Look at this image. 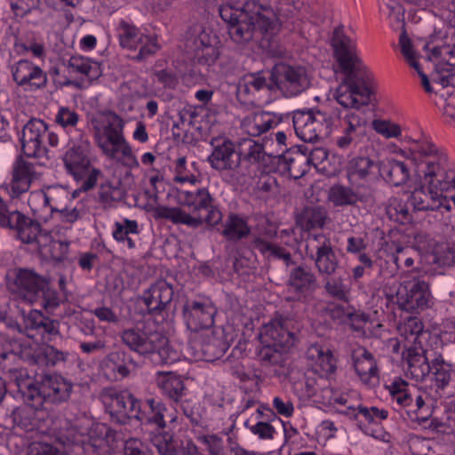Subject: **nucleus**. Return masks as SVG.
I'll return each instance as SVG.
<instances>
[{
  "label": "nucleus",
  "instance_id": "a211bd4d",
  "mask_svg": "<svg viewBox=\"0 0 455 455\" xmlns=\"http://www.w3.org/2000/svg\"><path fill=\"white\" fill-rule=\"evenodd\" d=\"M409 201L416 211H438L442 208L446 212L451 210L449 198L438 192L434 180H429L427 189L424 187L414 189Z\"/></svg>",
  "mask_w": 455,
  "mask_h": 455
},
{
  "label": "nucleus",
  "instance_id": "e2e57ef3",
  "mask_svg": "<svg viewBox=\"0 0 455 455\" xmlns=\"http://www.w3.org/2000/svg\"><path fill=\"white\" fill-rule=\"evenodd\" d=\"M372 128L376 132L387 139L397 138L401 134V128L398 124L386 120H374L372 122Z\"/></svg>",
  "mask_w": 455,
  "mask_h": 455
},
{
  "label": "nucleus",
  "instance_id": "6e6d98bb",
  "mask_svg": "<svg viewBox=\"0 0 455 455\" xmlns=\"http://www.w3.org/2000/svg\"><path fill=\"white\" fill-rule=\"evenodd\" d=\"M146 405L148 406L149 411L147 417L148 423H154L160 428L165 427V412L167 411L165 405L156 398H148L146 400Z\"/></svg>",
  "mask_w": 455,
  "mask_h": 455
},
{
  "label": "nucleus",
  "instance_id": "e433bc0d",
  "mask_svg": "<svg viewBox=\"0 0 455 455\" xmlns=\"http://www.w3.org/2000/svg\"><path fill=\"white\" fill-rule=\"evenodd\" d=\"M193 44L195 55L199 62L210 64L217 60L219 52L212 44V39L206 32L202 31L197 37L194 39Z\"/></svg>",
  "mask_w": 455,
  "mask_h": 455
},
{
  "label": "nucleus",
  "instance_id": "3c124183",
  "mask_svg": "<svg viewBox=\"0 0 455 455\" xmlns=\"http://www.w3.org/2000/svg\"><path fill=\"white\" fill-rule=\"evenodd\" d=\"M275 161L283 172H289L294 178H298L305 172L304 170L299 172L298 169L299 165L305 162V154H302L301 151L300 153L296 152L294 156L291 153L276 156Z\"/></svg>",
  "mask_w": 455,
  "mask_h": 455
},
{
  "label": "nucleus",
  "instance_id": "4c0bfd02",
  "mask_svg": "<svg viewBox=\"0 0 455 455\" xmlns=\"http://www.w3.org/2000/svg\"><path fill=\"white\" fill-rule=\"evenodd\" d=\"M280 121L281 118L272 113L258 114L252 119L248 120L244 127L249 135L259 136L277 126Z\"/></svg>",
  "mask_w": 455,
  "mask_h": 455
},
{
  "label": "nucleus",
  "instance_id": "c756f323",
  "mask_svg": "<svg viewBox=\"0 0 455 455\" xmlns=\"http://www.w3.org/2000/svg\"><path fill=\"white\" fill-rule=\"evenodd\" d=\"M68 68L71 73L79 74L80 81H86V86L97 80L102 74L100 66L98 62L92 61L82 56H72L68 63Z\"/></svg>",
  "mask_w": 455,
  "mask_h": 455
},
{
  "label": "nucleus",
  "instance_id": "f8f14e48",
  "mask_svg": "<svg viewBox=\"0 0 455 455\" xmlns=\"http://www.w3.org/2000/svg\"><path fill=\"white\" fill-rule=\"evenodd\" d=\"M315 252L308 254L314 261L315 267L323 277L333 276L339 267V260L336 255L331 241L324 235H314Z\"/></svg>",
  "mask_w": 455,
  "mask_h": 455
},
{
  "label": "nucleus",
  "instance_id": "79ce46f5",
  "mask_svg": "<svg viewBox=\"0 0 455 455\" xmlns=\"http://www.w3.org/2000/svg\"><path fill=\"white\" fill-rule=\"evenodd\" d=\"M354 368L363 382H369L371 378L378 377V366L371 352L363 349L360 356L354 358Z\"/></svg>",
  "mask_w": 455,
  "mask_h": 455
},
{
  "label": "nucleus",
  "instance_id": "58836bf2",
  "mask_svg": "<svg viewBox=\"0 0 455 455\" xmlns=\"http://www.w3.org/2000/svg\"><path fill=\"white\" fill-rule=\"evenodd\" d=\"M117 32L123 48L136 49L140 44L144 43V39L148 40V36L141 34L135 26L124 20L120 21Z\"/></svg>",
  "mask_w": 455,
  "mask_h": 455
},
{
  "label": "nucleus",
  "instance_id": "4be33fe9",
  "mask_svg": "<svg viewBox=\"0 0 455 455\" xmlns=\"http://www.w3.org/2000/svg\"><path fill=\"white\" fill-rule=\"evenodd\" d=\"M20 357L12 349L7 346H0V370L8 374L10 381H13L18 388L19 393L21 392V383H27L29 379L28 372L26 369L19 367Z\"/></svg>",
  "mask_w": 455,
  "mask_h": 455
},
{
  "label": "nucleus",
  "instance_id": "9b49d317",
  "mask_svg": "<svg viewBox=\"0 0 455 455\" xmlns=\"http://www.w3.org/2000/svg\"><path fill=\"white\" fill-rule=\"evenodd\" d=\"M212 152L207 157L211 167L218 172L235 171L241 164V155L235 144L227 138H213Z\"/></svg>",
  "mask_w": 455,
  "mask_h": 455
},
{
  "label": "nucleus",
  "instance_id": "680f3d73",
  "mask_svg": "<svg viewBox=\"0 0 455 455\" xmlns=\"http://www.w3.org/2000/svg\"><path fill=\"white\" fill-rule=\"evenodd\" d=\"M438 243L439 242L432 238L429 234L424 232L417 233L413 238V244L419 251L431 254L432 256L435 253Z\"/></svg>",
  "mask_w": 455,
  "mask_h": 455
},
{
  "label": "nucleus",
  "instance_id": "20e7f679",
  "mask_svg": "<svg viewBox=\"0 0 455 455\" xmlns=\"http://www.w3.org/2000/svg\"><path fill=\"white\" fill-rule=\"evenodd\" d=\"M300 323L292 315H277L266 323L259 338L263 345L259 357L264 365H282L283 354L298 340Z\"/></svg>",
  "mask_w": 455,
  "mask_h": 455
},
{
  "label": "nucleus",
  "instance_id": "5701e85b",
  "mask_svg": "<svg viewBox=\"0 0 455 455\" xmlns=\"http://www.w3.org/2000/svg\"><path fill=\"white\" fill-rule=\"evenodd\" d=\"M435 159L436 161L427 162L425 179L434 180L441 192L448 189L450 185L455 188V171L448 168L446 156H435Z\"/></svg>",
  "mask_w": 455,
  "mask_h": 455
},
{
  "label": "nucleus",
  "instance_id": "4d7b16f0",
  "mask_svg": "<svg viewBox=\"0 0 455 455\" xmlns=\"http://www.w3.org/2000/svg\"><path fill=\"white\" fill-rule=\"evenodd\" d=\"M60 299L57 291L50 287L49 283L45 279V285L36 293V300L34 303L38 304L46 310H52L60 305Z\"/></svg>",
  "mask_w": 455,
  "mask_h": 455
},
{
  "label": "nucleus",
  "instance_id": "aec40b11",
  "mask_svg": "<svg viewBox=\"0 0 455 455\" xmlns=\"http://www.w3.org/2000/svg\"><path fill=\"white\" fill-rule=\"evenodd\" d=\"M428 60H440L435 64L437 79L443 87L455 86V43L432 48Z\"/></svg>",
  "mask_w": 455,
  "mask_h": 455
},
{
  "label": "nucleus",
  "instance_id": "f03ea898",
  "mask_svg": "<svg viewBox=\"0 0 455 455\" xmlns=\"http://www.w3.org/2000/svg\"><path fill=\"white\" fill-rule=\"evenodd\" d=\"M220 16L228 25L231 39L239 44L255 42L268 49L273 57H279L283 50L277 49L275 37L281 30V22L274 10L255 0L244 3L241 7L222 4Z\"/></svg>",
  "mask_w": 455,
  "mask_h": 455
},
{
  "label": "nucleus",
  "instance_id": "bf43d9fd",
  "mask_svg": "<svg viewBox=\"0 0 455 455\" xmlns=\"http://www.w3.org/2000/svg\"><path fill=\"white\" fill-rule=\"evenodd\" d=\"M433 262L442 267H450L455 263V245L438 243L433 255Z\"/></svg>",
  "mask_w": 455,
  "mask_h": 455
},
{
  "label": "nucleus",
  "instance_id": "f3484780",
  "mask_svg": "<svg viewBox=\"0 0 455 455\" xmlns=\"http://www.w3.org/2000/svg\"><path fill=\"white\" fill-rule=\"evenodd\" d=\"M17 237L28 244H36L39 251L43 252L51 242L50 232L44 230L41 224L23 213L18 214L14 229Z\"/></svg>",
  "mask_w": 455,
  "mask_h": 455
},
{
  "label": "nucleus",
  "instance_id": "f704fd0d",
  "mask_svg": "<svg viewBox=\"0 0 455 455\" xmlns=\"http://www.w3.org/2000/svg\"><path fill=\"white\" fill-rule=\"evenodd\" d=\"M380 162L368 156H356L348 162L347 175L352 179H366L370 175L379 173Z\"/></svg>",
  "mask_w": 455,
  "mask_h": 455
},
{
  "label": "nucleus",
  "instance_id": "7ed1b4c3",
  "mask_svg": "<svg viewBox=\"0 0 455 455\" xmlns=\"http://www.w3.org/2000/svg\"><path fill=\"white\" fill-rule=\"evenodd\" d=\"M179 197L182 205L192 208V213H188L177 206H158L154 211L155 217L170 220L175 225L183 224L191 228H198L204 224L215 227L222 220V213L207 188L180 191Z\"/></svg>",
  "mask_w": 455,
  "mask_h": 455
},
{
  "label": "nucleus",
  "instance_id": "39448f33",
  "mask_svg": "<svg viewBox=\"0 0 455 455\" xmlns=\"http://www.w3.org/2000/svg\"><path fill=\"white\" fill-rule=\"evenodd\" d=\"M21 383L20 395L27 406L35 410L44 408V404H60L69 400L73 383L60 374H44L37 379L29 377Z\"/></svg>",
  "mask_w": 455,
  "mask_h": 455
},
{
  "label": "nucleus",
  "instance_id": "5fc2aeb1",
  "mask_svg": "<svg viewBox=\"0 0 455 455\" xmlns=\"http://www.w3.org/2000/svg\"><path fill=\"white\" fill-rule=\"evenodd\" d=\"M124 127L123 120L115 113L109 115L108 124L104 128L106 138L114 145L124 144V138L122 131Z\"/></svg>",
  "mask_w": 455,
  "mask_h": 455
},
{
  "label": "nucleus",
  "instance_id": "338daca9",
  "mask_svg": "<svg viewBox=\"0 0 455 455\" xmlns=\"http://www.w3.org/2000/svg\"><path fill=\"white\" fill-rule=\"evenodd\" d=\"M430 439L414 435L409 440V448L413 455H430Z\"/></svg>",
  "mask_w": 455,
  "mask_h": 455
},
{
  "label": "nucleus",
  "instance_id": "dca6fc26",
  "mask_svg": "<svg viewBox=\"0 0 455 455\" xmlns=\"http://www.w3.org/2000/svg\"><path fill=\"white\" fill-rule=\"evenodd\" d=\"M216 307L209 301H188L183 307V316L188 329L192 331L209 329L214 324Z\"/></svg>",
  "mask_w": 455,
  "mask_h": 455
},
{
  "label": "nucleus",
  "instance_id": "c85d7f7f",
  "mask_svg": "<svg viewBox=\"0 0 455 455\" xmlns=\"http://www.w3.org/2000/svg\"><path fill=\"white\" fill-rule=\"evenodd\" d=\"M379 174L388 183L398 187L405 184L410 178V170L403 162L387 159L380 162Z\"/></svg>",
  "mask_w": 455,
  "mask_h": 455
},
{
  "label": "nucleus",
  "instance_id": "72a5a7b5",
  "mask_svg": "<svg viewBox=\"0 0 455 455\" xmlns=\"http://www.w3.org/2000/svg\"><path fill=\"white\" fill-rule=\"evenodd\" d=\"M326 217L327 213L323 207L308 205L297 215L296 221L302 229L309 231L314 228H322Z\"/></svg>",
  "mask_w": 455,
  "mask_h": 455
},
{
  "label": "nucleus",
  "instance_id": "09e8293b",
  "mask_svg": "<svg viewBox=\"0 0 455 455\" xmlns=\"http://www.w3.org/2000/svg\"><path fill=\"white\" fill-rule=\"evenodd\" d=\"M139 226L136 220L124 219L123 222H116L114 225L113 237L117 242H127V245L130 249L135 247V243L129 236L130 235L139 234Z\"/></svg>",
  "mask_w": 455,
  "mask_h": 455
},
{
  "label": "nucleus",
  "instance_id": "ea45409f",
  "mask_svg": "<svg viewBox=\"0 0 455 455\" xmlns=\"http://www.w3.org/2000/svg\"><path fill=\"white\" fill-rule=\"evenodd\" d=\"M251 228L247 222L238 215L230 213L225 222L222 235L230 241H239L249 235Z\"/></svg>",
  "mask_w": 455,
  "mask_h": 455
},
{
  "label": "nucleus",
  "instance_id": "a878e982",
  "mask_svg": "<svg viewBox=\"0 0 455 455\" xmlns=\"http://www.w3.org/2000/svg\"><path fill=\"white\" fill-rule=\"evenodd\" d=\"M36 179L34 164L19 156L12 167V191L17 196L27 192Z\"/></svg>",
  "mask_w": 455,
  "mask_h": 455
},
{
  "label": "nucleus",
  "instance_id": "b1692460",
  "mask_svg": "<svg viewBox=\"0 0 455 455\" xmlns=\"http://www.w3.org/2000/svg\"><path fill=\"white\" fill-rule=\"evenodd\" d=\"M399 335L404 339V347L412 345L424 346V342L429 338V332L424 329L422 321L415 316L404 317L397 326Z\"/></svg>",
  "mask_w": 455,
  "mask_h": 455
},
{
  "label": "nucleus",
  "instance_id": "0e129e2a",
  "mask_svg": "<svg viewBox=\"0 0 455 455\" xmlns=\"http://www.w3.org/2000/svg\"><path fill=\"white\" fill-rule=\"evenodd\" d=\"M41 0H12L11 7L17 16L24 17L32 11L38 12Z\"/></svg>",
  "mask_w": 455,
  "mask_h": 455
},
{
  "label": "nucleus",
  "instance_id": "de8ad7c7",
  "mask_svg": "<svg viewBox=\"0 0 455 455\" xmlns=\"http://www.w3.org/2000/svg\"><path fill=\"white\" fill-rule=\"evenodd\" d=\"M329 198L336 206L355 205L363 200L352 188L342 185L333 186L330 190Z\"/></svg>",
  "mask_w": 455,
  "mask_h": 455
},
{
  "label": "nucleus",
  "instance_id": "2f4dec72",
  "mask_svg": "<svg viewBox=\"0 0 455 455\" xmlns=\"http://www.w3.org/2000/svg\"><path fill=\"white\" fill-rule=\"evenodd\" d=\"M70 355L67 350L59 349L52 345H44L34 351L32 358L37 365L54 367L65 363Z\"/></svg>",
  "mask_w": 455,
  "mask_h": 455
},
{
  "label": "nucleus",
  "instance_id": "6ab92c4d",
  "mask_svg": "<svg viewBox=\"0 0 455 455\" xmlns=\"http://www.w3.org/2000/svg\"><path fill=\"white\" fill-rule=\"evenodd\" d=\"M62 196L66 199L68 198V193L65 189H53L51 190L49 193H44L43 191H39L36 193H34L31 196V198L29 200V204H32L34 202H38L43 204L44 207H49L52 212H58L60 214V219L62 221L68 222V223H74L77 220L81 219L82 216L84 214V212L82 208H78L77 206L75 207H60L57 201V196Z\"/></svg>",
  "mask_w": 455,
  "mask_h": 455
},
{
  "label": "nucleus",
  "instance_id": "c03bdc74",
  "mask_svg": "<svg viewBox=\"0 0 455 455\" xmlns=\"http://www.w3.org/2000/svg\"><path fill=\"white\" fill-rule=\"evenodd\" d=\"M163 393L173 402L178 403L183 395L184 383L180 377L167 372L157 380Z\"/></svg>",
  "mask_w": 455,
  "mask_h": 455
},
{
  "label": "nucleus",
  "instance_id": "c9c22d12",
  "mask_svg": "<svg viewBox=\"0 0 455 455\" xmlns=\"http://www.w3.org/2000/svg\"><path fill=\"white\" fill-rule=\"evenodd\" d=\"M307 114L312 121L314 137H315L316 141L327 138L335 125L332 115L319 109H309Z\"/></svg>",
  "mask_w": 455,
  "mask_h": 455
},
{
  "label": "nucleus",
  "instance_id": "bb28decb",
  "mask_svg": "<svg viewBox=\"0 0 455 455\" xmlns=\"http://www.w3.org/2000/svg\"><path fill=\"white\" fill-rule=\"evenodd\" d=\"M406 348V360L411 376L418 381H422L431 372V363L428 362L427 351L424 346L412 345Z\"/></svg>",
  "mask_w": 455,
  "mask_h": 455
},
{
  "label": "nucleus",
  "instance_id": "412c9836",
  "mask_svg": "<svg viewBox=\"0 0 455 455\" xmlns=\"http://www.w3.org/2000/svg\"><path fill=\"white\" fill-rule=\"evenodd\" d=\"M272 74L273 67L270 69H261L245 74L238 82L237 95L246 97L264 89L275 92V82Z\"/></svg>",
  "mask_w": 455,
  "mask_h": 455
},
{
  "label": "nucleus",
  "instance_id": "8fccbe9b",
  "mask_svg": "<svg viewBox=\"0 0 455 455\" xmlns=\"http://www.w3.org/2000/svg\"><path fill=\"white\" fill-rule=\"evenodd\" d=\"M437 388L443 389L451 380L450 365L445 363L441 355L431 360V372Z\"/></svg>",
  "mask_w": 455,
  "mask_h": 455
},
{
  "label": "nucleus",
  "instance_id": "ddd939ff",
  "mask_svg": "<svg viewBox=\"0 0 455 455\" xmlns=\"http://www.w3.org/2000/svg\"><path fill=\"white\" fill-rule=\"evenodd\" d=\"M44 285H45V279L28 269H19L15 272L14 278L9 279L7 283L12 293L30 304H34L36 300V293Z\"/></svg>",
  "mask_w": 455,
  "mask_h": 455
},
{
  "label": "nucleus",
  "instance_id": "9d476101",
  "mask_svg": "<svg viewBox=\"0 0 455 455\" xmlns=\"http://www.w3.org/2000/svg\"><path fill=\"white\" fill-rule=\"evenodd\" d=\"M428 284L419 278H412L400 283L396 290V303L402 310L414 312L428 307Z\"/></svg>",
  "mask_w": 455,
  "mask_h": 455
},
{
  "label": "nucleus",
  "instance_id": "393cba45",
  "mask_svg": "<svg viewBox=\"0 0 455 455\" xmlns=\"http://www.w3.org/2000/svg\"><path fill=\"white\" fill-rule=\"evenodd\" d=\"M239 155H241V161L268 168L267 172L272 171L269 164H273L276 159V156L265 152L261 143L251 139L242 140L239 146Z\"/></svg>",
  "mask_w": 455,
  "mask_h": 455
},
{
  "label": "nucleus",
  "instance_id": "4468645a",
  "mask_svg": "<svg viewBox=\"0 0 455 455\" xmlns=\"http://www.w3.org/2000/svg\"><path fill=\"white\" fill-rule=\"evenodd\" d=\"M173 296L172 285L164 279H159L143 291L140 299L148 315H160L169 310Z\"/></svg>",
  "mask_w": 455,
  "mask_h": 455
},
{
  "label": "nucleus",
  "instance_id": "cd10ccee",
  "mask_svg": "<svg viewBox=\"0 0 455 455\" xmlns=\"http://www.w3.org/2000/svg\"><path fill=\"white\" fill-rule=\"evenodd\" d=\"M113 430L106 425L96 426L91 430L89 438L84 444L86 455H109V437H113Z\"/></svg>",
  "mask_w": 455,
  "mask_h": 455
},
{
  "label": "nucleus",
  "instance_id": "13d9d810",
  "mask_svg": "<svg viewBox=\"0 0 455 455\" xmlns=\"http://www.w3.org/2000/svg\"><path fill=\"white\" fill-rule=\"evenodd\" d=\"M130 403V393L121 392L111 396L109 403L110 413L120 418V421L125 423L128 415V403Z\"/></svg>",
  "mask_w": 455,
  "mask_h": 455
},
{
  "label": "nucleus",
  "instance_id": "49530a36",
  "mask_svg": "<svg viewBox=\"0 0 455 455\" xmlns=\"http://www.w3.org/2000/svg\"><path fill=\"white\" fill-rule=\"evenodd\" d=\"M307 355L309 358L315 359L316 363L325 374L331 375L335 372L336 360L330 349H324L315 344L308 348Z\"/></svg>",
  "mask_w": 455,
  "mask_h": 455
},
{
  "label": "nucleus",
  "instance_id": "37998d69",
  "mask_svg": "<svg viewBox=\"0 0 455 455\" xmlns=\"http://www.w3.org/2000/svg\"><path fill=\"white\" fill-rule=\"evenodd\" d=\"M149 355L156 364H169L177 360L176 351L170 347L168 339L161 332H159L158 342L155 343Z\"/></svg>",
  "mask_w": 455,
  "mask_h": 455
},
{
  "label": "nucleus",
  "instance_id": "7c9ffc66",
  "mask_svg": "<svg viewBox=\"0 0 455 455\" xmlns=\"http://www.w3.org/2000/svg\"><path fill=\"white\" fill-rule=\"evenodd\" d=\"M126 192L122 188L121 182L114 184L107 180L102 182L97 192V202L104 211L115 208L116 204L125 199Z\"/></svg>",
  "mask_w": 455,
  "mask_h": 455
},
{
  "label": "nucleus",
  "instance_id": "6e6552de",
  "mask_svg": "<svg viewBox=\"0 0 455 455\" xmlns=\"http://www.w3.org/2000/svg\"><path fill=\"white\" fill-rule=\"evenodd\" d=\"M47 140L51 147H57L59 136L48 130V125L41 119H30L22 129L21 149L28 157H47Z\"/></svg>",
  "mask_w": 455,
  "mask_h": 455
},
{
  "label": "nucleus",
  "instance_id": "f257e3e1",
  "mask_svg": "<svg viewBox=\"0 0 455 455\" xmlns=\"http://www.w3.org/2000/svg\"><path fill=\"white\" fill-rule=\"evenodd\" d=\"M331 45L344 75L333 98L344 108L352 109L340 118L342 134L336 140L339 148L346 149L358 145L367 136L369 118L360 108L370 103L372 92L366 67L357 55L355 44L345 35L343 26L333 30Z\"/></svg>",
  "mask_w": 455,
  "mask_h": 455
},
{
  "label": "nucleus",
  "instance_id": "a18cd8bd",
  "mask_svg": "<svg viewBox=\"0 0 455 455\" xmlns=\"http://www.w3.org/2000/svg\"><path fill=\"white\" fill-rule=\"evenodd\" d=\"M292 123L295 133L301 140L308 143L316 142L315 137H314L312 121L307 111H296L292 117Z\"/></svg>",
  "mask_w": 455,
  "mask_h": 455
},
{
  "label": "nucleus",
  "instance_id": "a19ab883",
  "mask_svg": "<svg viewBox=\"0 0 455 455\" xmlns=\"http://www.w3.org/2000/svg\"><path fill=\"white\" fill-rule=\"evenodd\" d=\"M228 348V343L221 337L213 334L206 335L201 344L204 359L209 362L220 359Z\"/></svg>",
  "mask_w": 455,
  "mask_h": 455
},
{
  "label": "nucleus",
  "instance_id": "423d86ee",
  "mask_svg": "<svg viewBox=\"0 0 455 455\" xmlns=\"http://www.w3.org/2000/svg\"><path fill=\"white\" fill-rule=\"evenodd\" d=\"M91 151L88 138L82 136L62 156L67 172L76 180H83L79 190L84 192L93 189L99 179L103 177L101 170L92 165Z\"/></svg>",
  "mask_w": 455,
  "mask_h": 455
},
{
  "label": "nucleus",
  "instance_id": "774afa93",
  "mask_svg": "<svg viewBox=\"0 0 455 455\" xmlns=\"http://www.w3.org/2000/svg\"><path fill=\"white\" fill-rule=\"evenodd\" d=\"M20 212L17 210H11L7 204L4 202L0 204V227L8 228L11 230L14 229L15 222L18 218V214Z\"/></svg>",
  "mask_w": 455,
  "mask_h": 455
},
{
  "label": "nucleus",
  "instance_id": "864d4df0",
  "mask_svg": "<svg viewBox=\"0 0 455 455\" xmlns=\"http://www.w3.org/2000/svg\"><path fill=\"white\" fill-rule=\"evenodd\" d=\"M392 397L402 406H410L413 402V395L409 388V384L397 379L388 387Z\"/></svg>",
  "mask_w": 455,
  "mask_h": 455
},
{
  "label": "nucleus",
  "instance_id": "1a4fd4ad",
  "mask_svg": "<svg viewBox=\"0 0 455 455\" xmlns=\"http://www.w3.org/2000/svg\"><path fill=\"white\" fill-rule=\"evenodd\" d=\"M288 301L307 302L312 299L319 287L317 276L311 267L305 265H294L289 271L286 281Z\"/></svg>",
  "mask_w": 455,
  "mask_h": 455
},
{
  "label": "nucleus",
  "instance_id": "2eb2a0df",
  "mask_svg": "<svg viewBox=\"0 0 455 455\" xmlns=\"http://www.w3.org/2000/svg\"><path fill=\"white\" fill-rule=\"evenodd\" d=\"M120 339L131 351L141 356L152 353L155 343L158 342L159 332L148 330L145 324L124 329L120 333Z\"/></svg>",
  "mask_w": 455,
  "mask_h": 455
},
{
  "label": "nucleus",
  "instance_id": "0eeeda50",
  "mask_svg": "<svg viewBox=\"0 0 455 455\" xmlns=\"http://www.w3.org/2000/svg\"><path fill=\"white\" fill-rule=\"evenodd\" d=\"M272 76L275 82V92H279L285 98L298 96L311 86L312 75L301 65L276 63L273 66Z\"/></svg>",
  "mask_w": 455,
  "mask_h": 455
},
{
  "label": "nucleus",
  "instance_id": "69168bd1",
  "mask_svg": "<svg viewBox=\"0 0 455 455\" xmlns=\"http://www.w3.org/2000/svg\"><path fill=\"white\" fill-rule=\"evenodd\" d=\"M78 119L77 113L67 107L60 108L55 116V122L63 128L76 126Z\"/></svg>",
  "mask_w": 455,
  "mask_h": 455
},
{
  "label": "nucleus",
  "instance_id": "052dcab7",
  "mask_svg": "<svg viewBox=\"0 0 455 455\" xmlns=\"http://www.w3.org/2000/svg\"><path fill=\"white\" fill-rule=\"evenodd\" d=\"M47 84V75L36 65L31 68L25 80H21L19 86L29 85L31 88L41 89Z\"/></svg>",
  "mask_w": 455,
  "mask_h": 455
},
{
  "label": "nucleus",
  "instance_id": "473e14b6",
  "mask_svg": "<svg viewBox=\"0 0 455 455\" xmlns=\"http://www.w3.org/2000/svg\"><path fill=\"white\" fill-rule=\"evenodd\" d=\"M107 359L108 367L122 379L128 377L139 367L133 357L124 350L112 352Z\"/></svg>",
  "mask_w": 455,
  "mask_h": 455
},
{
  "label": "nucleus",
  "instance_id": "603ef678",
  "mask_svg": "<svg viewBox=\"0 0 455 455\" xmlns=\"http://www.w3.org/2000/svg\"><path fill=\"white\" fill-rule=\"evenodd\" d=\"M326 293L336 299L348 301L349 289L341 277H323Z\"/></svg>",
  "mask_w": 455,
  "mask_h": 455
}]
</instances>
